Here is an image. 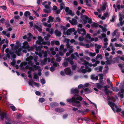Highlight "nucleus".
I'll use <instances>...</instances> for the list:
<instances>
[{"mask_svg": "<svg viewBox=\"0 0 124 124\" xmlns=\"http://www.w3.org/2000/svg\"><path fill=\"white\" fill-rule=\"evenodd\" d=\"M33 59V57L30 56L27 57L26 60V61L28 62H22L21 63L20 65L21 69H29L30 70L28 72V74L29 75L31 74V71H33L35 70H37L40 68V66L33 65V63L32 61Z\"/></svg>", "mask_w": 124, "mask_h": 124, "instance_id": "1", "label": "nucleus"}, {"mask_svg": "<svg viewBox=\"0 0 124 124\" xmlns=\"http://www.w3.org/2000/svg\"><path fill=\"white\" fill-rule=\"evenodd\" d=\"M10 46L11 50H10L8 48H6L5 50V52L7 53V56L9 59L10 58V56L11 57L12 59H14L16 58V56L15 53L18 56L22 55L21 50L20 48H18L19 46L17 45L14 46L15 45L13 44H11Z\"/></svg>", "mask_w": 124, "mask_h": 124, "instance_id": "2", "label": "nucleus"}, {"mask_svg": "<svg viewBox=\"0 0 124 124\" xmlns=\"http://www.w3.org/2000/svg\"><path fill=\"white\" fill-rule=\"evenodd\" d=\"M72 94H75L74 97L71 99L67 100V101L69 102H72L73 105L77 107L78 108L81 107V105L80 101H82L83 98L80 96H78V93H79L78 90L77 88L72 89L71 90Z\"/></svg>", "mask_w": 124, "mask_h": 124, "instance_id": "3", "label": "nucleus"}, {"mask_svg": "<svg viewBox=\"0 0 124 124\" xmlns=\"http://www.w3.org/2000/svg\"><path fill=\"white\" fill-rule=\"evenodd\" d=\"M80 63L82 64H84L85 66V69H83L84 68V66H81V71L84 73H86L87 72H90L91 71V69L88 67V66L92 67L96 66L97 64L99 63L100 62L99 61H97L95 62V63L92 64L91 63H89L88 62L84 60L83 58H81L80 59Z\"/></svg>", "mask_w": 124, "mask_h": 124, "instance_id": "4", "label": "nucleus"}, {"mask_svg": "<svg viewBox=\"0 0 124 124\" xmlns=\"http://www.w3.org/2000/svg\"><path fill=\"white\" fill-rule=\"evenodd\" d=\"M36 48V50L35 52L36 55H38L40 58L46 57L47 55V52L46 51H44L41 50L40 47V46L38 47H36L35 45L34 46Z\"/></svg>", "mask_w": 124, "mask_h": 124, "instance_id": "5", "label": "nucleus"}, {"mask_svg": "<svg viewBox=\"0 0 124 124\" xmlns=\"http://www.w3.org/2000/svg\"><path fill=\"white\" fill-rule=\"evenodd\" d=\"M76 59V58L75 57L73 54H71L70 57L65 58L64 60V62L62 63V66L64 67L67 66L69 64L68 62H69L70 64L72 65L74 63L73 59Z\"/></svg>", "mask_w": 124, "mask_h": 124, "instance_id": "6", "label": "nucleus"}, {"mask_svg": "<svg viewBox=\"0 0 124 124\" xmlns=\"http://www.w3.org/2000/svg\"><path fill=\"white\" fill-rule=\"evenodd\" d=\"M47 3L46 1H45L42 3V5L44 6L45 7L46 9H43V11L45 13H49L51 12V7L50 6L51 2L49 1L48 2L47 4H46Z\"/></svg>", "mask_w": 124, "mask_h": 124, "instance_id": "7", "label": "nucleus"}, {"mask_svg": "<svg viewBox=\"0 0 124 124\" xmlns=\"http://www.w3.org/2000/svg\"><path fill=\"white\" fill-rule=\"evenodd\" d=\"M101 36H99L98 37L100 39H102L103 38H104V46L102 47L103 48H106L107 47V45L108 44V42H107L108 40L107 38H106V36L105 34L103 33L101 34Z\"/></svg>", "mask_w": 124, "mask_h": 124, "instance_id": "8", "label": "nucleus"}, {"mask_svg": "<svg viewBox=\"0 0 124 124\" xmlns=\"http://www.w3.org/2000/svg\"><path fill=\"white\" fill-rule=\"evenodd\" d=\"M38 40L36 42L37 44L39 45H45L47 44L49 46L50 45V43L49 42H46L43 41V39L41 36L38 37Z\"/></svg>", "mask_w": 124, "mask_h": 124, "instance_id": "9", "label": "nucleus"}, {"mask_svg": "<svg viewBox=\"0 0 124 124\" xmlns=\"http://www.w3.org/2000/svg\"><path fill=\"white\" fill-rule=\"evenodd\" d=\"M60 51H59V54L60 56H62L67 51L66 48L64 49V46L63 45H61L60 46Z\"/></svg>", "mask_w": 124, "mask_h": 124, "instance_id": "10", "label": "nucleus"}, {"mask_svg": "<svg viewBox=\"0 0 124 124\" xmlns=\"http://www.w3.org/2000/svg\"><path fill=\"white\" fill-rule=\"evenodd\" d=\"M2 120L5 119L8 121H10V119L8 117L6 114L4 112H0V118Z\"/></svg>", "mask_w": 124, "mask_h": 124, "instance_id": "11", "label": "nucleus"}, {"mask_svg": "<svg viewBox=\"0 0 124 124\" xmlns=\"http://www.w3.org/2000/svg\"><path fill=\"white\" fill-rule=\"evenodd\" d=\"M54 58H52L51 59L49 58H47V61L48 62H51V63H53V65L55 67H56L58 66H59V63L56 62L54 63Z\"/></svg>", "mask_w": 124, "mask_h": 124, "instance_id": "12", "label": "nucleus"}, {"mask_svg": "<svg viewBox=\"0 0 124 124\" xmlns=\"http://www.w3.org/2000/svg\"><path fill=\"white\" fill-rule=\"evenodd\" d=\"M77 31L79 34H81L82 35H85L86 34L85 30L84 28H78Z\"/></svg>", "mask_w": 124, "mask_h": 124, "instance_id": "13", "label": "nucleus"}, {"mask_svg": "<svg viewBox=\"0 0 124 124\" xmlns=\"http://www.w3.org/2000/svg\"><path fill=\"white\" fill-rule=\"evenodd\" d=\"M95 51L97 54L99 53V50L102 47L101 45H99L98 44H95L94 45Z\"/></svg>", "mask_w": 124, "mask_h": 124, "instance_id": "14", "label": "nucleus"}, {"mask_svg": "<svg viewBox=\"0 0 124 124\" xmlns=\"http://www.w3.org/2000/svg\"><path fill=\"white\" fill-rule=\"evenodd\" d=\"M64 71L66 74L67 75L70 76L73 74V73L71 72L70 69L69 67L66 68L65 69Z\"/></svg>", "mask_w": 124, "mask_h": 124, "instance_id": "15", "label": "nucleus"}, {"mask_svg": "<svg viewBox=\"0 0 124 124\" xmlns=\"http://www.w3.org/2000/svg\"><path fill=\"white\" fill-rule=\"evenodd\" d=\"M108 104L111 107L113 111L115 112V110L114 108L115 107H116V106L115 104L114 103L110 101L108 102Z\"/></svg>", "mask_w": 124, "mask_h": 124, "instance_id": "16", "label": "nucleus"}, {"mask_svg": "<svg viewBox=\"0 0 124 124\" xmlns=\"http://www.w3.org/2000/svg\"><path fill=\"white\" fill-rule=\"evenodd\" d=\"M81 18L83 20L85 23H86L87 22L88 17L85 15H81Z\"/></svg>", "mask_w": 124, "mask_h": 124, "instance_id": "17", "label": "nucleus"}, {"mask_svg": "<svg viewBox=\"0 0 124 124\" xmlns=\"http://www.w3.org/2000/svg\"><path fill=\"white\" fill-rule=\"evenodd\" d=\"M75 31V29L74 28H71L68 29L67 31L66 32V34L67 35H70L71 33Z\"/></svg>", "mask_w": 124, "mask_h": 124, "instance_id": "18", "label": "nucleus"}, {"mask_svg": "<svg viewBox=\"0 0 124 124\" xmlns=\"http://www.w3.org/2000/svg\"><path fill=\"white\" fill-rule=\"evenodd\" d=\"M65 10L69 14L71 15V16H73L74 15V13L72 12V11L70 10L69 8L68 7H66L65 8Z\"/></svg>", "mask_w": 124, "mask_h": 124, "instance_id": "19", "label": "nucleus"}, {"mask_svg": "<svg viewBox=\"0 0 124 124\" xmlns=\"http://www.w3.org/2000/svg\"><path fill=\"white\" fill-rule=\"evenodd\" d=\"M22 47L25 49H27L29 47V45L28 43L26 41H25L23 43Z\"/></svg>", "mask_w": 124, "mask_h": 124, "instance_id": "20", "label": "nucleus"}, {"mask_svg": "<svg viewBox=\"0 0 124 124\" xmlns=\"http://www.w3.org/2000/svg\"><path fill=\"white\" fill-rule=\"evenodd\" d=\"M38 57L36 55H34V56L33 59L36 64L37 65H39V63L38 61H39L38 59Z\"/></svg>", "mask_w": 124, "mask_h": 124, "instance_id": "21", "label": "nucleus"}, {"mask_svg": "<svg viewBox=\"0 0 124 124\" xmlns=\"http://www.w3.org/2000/svg\"><path fill=\"white\" fill-rule=\"evenodd\" d=\"M66 46L67 48L69 50V51L71 52H72L74 51V49L73 46H71L69 44L67 45Z\"/></svg>", "mask_w": 124, "mask_h": 124, "instance_id": "22", "label": "nucleus"}, {"mask_svg": "<svg viewBox=\"0 0 124 124\" xmlns=\"http://www.w3.org/2000/svg\"><path fill=\"white\" fill-rule=\"evenodd\" d=\"M124 90L122 89L120 92L119 93L118 96L120 97L121 98H123L124 97Z\"/></svg>", "mask_w": 124, "mask_h": 124, "instance_id": "23", "label": "nucleus"}, {"mask_svg": "<svg viewBox=\"0 0 124 124\" xmlns=\"http://www.w3.org/2000/svg\"><path fill=\"white\" fill-rule=\"evenodd\" d=\"M55 110L57 112L61 113L63 112L64 109L63 108H55Z\"/></svg>", "mask_w": 124, "mask_h": 124, "instance_id": "24", "label": "nucleus"}, {"mask_svg": "<svg viewBox=\"0 0 124 124\" xmlns=\"http://www.w3.org/2000/svg\"><path fill=\"white\" fill-rule=\"evenodd\" d=\"M69 22L72 25H76L77 24V20L73 18L71 20H69Z\"/></svg>", "mask_w": 124, "mask_h": 124, "instance_id": "25", "label": "nucleus"}, {"mask_svg": "<svg viewBox=\"0 0 124 124\" xmlns=\"http://www.w3.org/2000/svg\"><path fill=\"white\" fill-rule=\"evenodd\" d=\"M85 39L89 40L90 39V41H94V38H91L89 34H87L85 36Z\"/></svg>", "mask_w": 124, "mask_h": 124, "instance_id": "26", "label": "nucleus"}, {"mask_svg": "<svg viewBox=\"0 0 124 124\" xmlns=\"http://www.w3.org/2000/svg\"><path fill=\"white\" fill-rule=\"evenodd\" d=\"M60 28L61 30L63 31V33L64 35H66L65 31L67 30L66 27L62 25H61Z\"/></svg>", "mask_w": 124, "mask_h": 124, "instance_id": "27", "label": "nucleus"}, {"mask_svg": "<svg viewBox=\"0 0 124 124\" xmlns=\"http://www.w3.org/2000/svg\"><path fill=\"white\" fill-rule=\"evenodd\" d=\"M102 58V55L101 54H98L95 57V59L97 61L98 60H101Z\"/></svg>", "mask_w": 124, "mask_h": 124, "instance_id": "28", "label": "nucleus"}, {"mask_svg": "<svg viewBox=\"0 0 124 124\" xmlns=\"http://www.w3.org/2000/svg\"><path fill=\"white\" fill-rule=\"evenodd\" d=\"M34 29H37L40 32L42 31L41 27V26L39 27L36 25H34L33 26Z\"/></svg>", "mask_w": 124, "mask_h": 124, "instance_id": "29", "label": "nucleus"}, {"mask_svg": "<svg viewBox=\"0 0 124 124\" xmlns=\"http://www.w3.org/2000/svg\"><path fill=\"white\" fill-rule=\"evenodd\" d=\"M103 67L102 66H100L98 67H96L94 70L102 72V70Z\"/></svg>", "mask_w": 124, "mask_h": 124, "instance_id": "30", "label": "nucleus"}, {"mask_svg": "<svg viewBox=\"0 0 124 124\" xmlns=\"http://www.w3.org/2000/svg\"><path fill=\"white\" fill-rule=\"evenodd\" d=\"M54 33L55 35L57 36H60L61 34V32L57 30H55Z\"/></svg>", "mask_w": 124, "mask_h": 124, "instance_id": "31", "label": "nucleus"}, {"mask_svg": "<svg viewBox=\"0 0 124 124\" xmlns=\"http://www.w3.org/2000/svg\"><path fill=\"white\" fill-rule=\"evenodd\" d=\"M49 19L47 21V22L49 23L50 22H53L54 21V18L51 16H49L48 17Z\"/></svg>", "mask_w": 124, "mask_h": 124, "instance_id": "32", "label": "nucleus"}, {"mask_svg": "<svg viewBox=\"0 0 124 124\" xmlns=\"http://www.w3.org/2000/svg\"><path fill=\"white\" fill-rule=\"evenodd\" d=\"M46 30V31H48L50 34H52L53 33V31L52 28H47Z\"/></svg>", "mask_w": 124, "mask_h": 124, "instance_id": "33", "label": "nucleus"}, {"mask_svg": "<svg viewBox=\"0 0 124 124\" xmlns=\"http://www.w3.org/2000/svg\"><path fill=\"white\" fill-rule=\"evenodd\" d=\"M47 61V58L44 59L43 61H41V64L42 65H45L46 64Z\"/></svg>", "mask_w": 124, "mask_h": 124, "instance_id": "34", "label": "nucleus"}, {"mask_svg": "<svg viewBox=\"0 0 124 124\" xmlns=\"http://www.w3.org/2000/svg\"><path fill=\"white\" fill-rule=\"evenodd\" d=\"M27 36H28L27 38V40L28 41H30L31 40V39L32 37V36L31 33H29L28 34Z\"/></svg>", "mask_w": 124, "mask_h": 124, "instance_id": "35", "label": "nucleus"}, {"mask_svg": "<svg viewBox=\"0 0 124 124\" xmlns=\"http://www.w3.org/2000/svg\"><path fill=\"white\" fill-rule=\"evenodd\" d=\"M58 105V104L56 102H52L50 104V106L52 107L57 106Z\"/></svg>", "mask_w": 124, "mask_h": 124, "instance_id": "36", "label": "nucleus"}, {"mask_svg": "<svg viewBox=\"0 0 124 124\" xmlns=\"http://www.w3.org/2000/svg\"><path fill=\"white\" fill-rule=\"evenodd\" d=\"M54 49L53 48H51L50 49V50L52 54L54 55L56 54V53L55 51H54Z\"/></svg>", "mask_w": 124, "mask_h": 124, "instance_id": "37", "label": "nucleus"}, {"mask_svg": "<svg viewBox=\"0 0 124 124\" xmlns=\"http://www.w3.org/2000/svg\"><path fill=\"white\" fill-rule=\"evenodd\" d=\"M84 92L85 93V94L90 93L91 92L88 88H87L84 89Z\"/></svg>", "mask_w": 124, "mask_h": 124, "instance_id": "38", "label": "nucleus"}, {"mask_svg": "<svg viewBox=\"0 0 124 124\" xmlns=\"http://www.w3.org/2000/svg\"><path fill=\"white\" fill-rule=\"evenodd\" d=\"M60 5L61 10H62L65 8V5L63 2L60 3Z\"/></svg>", "mask_w": 124, "mask_h": 124, "instance_id": "39", "label": "nucleus"}, {"mask_svg": "<svg viewBox=\"0 0 124 124\" xmlns=\"http://www.w3.org/2000/svg\"><path fill=\"white\" fill-rule=\"evenodd\" d=\"M43 24L44 26H47L49 27V28L51 27V24H47V23L46 22L43 23Z\"/></svg>", "mask_w": 124, "mask_h": 124, "instance_id": "40", "label": "nucleus"}, {"mask_svg": "<svg viewBox=\"0 0 124 124\" xmlns=\"http://www.w3.org/2000/svg\"><path fill=\"white\" fill-rule=\"evenodd\" d=\"M35 83V82H34L31 79L29 80L28 83L30 85L33 86V84H34Z\"/></svg>", "mask_w": 124, "mask_h": 124, "instance_id": "41", "label": "nucleus"}, {"mask_svg": "<svg viewBox=\"0 0 124 124\" xmlns=\"http://www.w3.org/2000/svg\"><path fill=\"white\" fill-rule=\"evenodd\" d=\"M91 1H89L87 0H85V2L86 5L88 7L91 6Z\"/></svg>", "mask_w": 124, "mask_h": 124, "instance_id": "42", "label": "nucleus"}, {"mask_svg": "<svg viewBox=\"0 0 124 124\" xmlns=\"http://www.w3.org/2000/svg\"><path fill=\"white\" fill-rule=\"evenodd\" d=\"M70 41V39H65L64 40V41L66 43V46L67 45H69V42Z\"/></svg>", "mask_w": 124, "mask_h": 124, "instance_id": "43", "label": "nucleus"}, {"mask_svg": "<svg viewBox=\"0 0 124 124\" xmlns=\"http://www.w3.org/2000/svg\"><path fill=\"white\" fill-rule=\"evenodd\" d=\"M104 52L105 53V55L106 57V60H108V58L107 57V56H108L109 55V54L106 51H104Z\"/></svg>", "mask_w": 124, "mask_h": 124, "instance_id": "44", "label": "nucleus"}, {"mask_svg": "<svg viewBox=\"0 0 124 124\" xmlns=\"http://www.w3.org/2000/svg\"><path fill=\"white\" fill-rule=\"evenodd\" d=\"M96 85L97 87L99 89H100L102 88V85L98 83L96 84Z\"/></svg>", "mask_w": 124, "mask_h": 124, "instance_id": "45", "label": "nucleus"}, {"mask_svg": "<svg viewBox=\"0 0 124 124\" xmlns=\"http://www.w3.org/2000/svg\"><path fill=\"white\" fill-rule=\"evenodd\" d=\"M61 21V19L59 17H55L54 20V22H59Z\"/></svg>", "mask_w": 124, "mask_h": 124, "instance_id": "46", "label": "nucleus"}, {"mask_svg": "<svg viewBox=\"0 0 124 124\" xmlns=\"http://www.w3.org/2000/svg\"><path fill=\"white\" fill-rule=\"evenodd\" d=\"M30 13L28 11H26L24 14V15L25 16H30Z\"/></svg>", "mask_w": 124, "mask_h": 124, "instance_id": "47", "label": "nucleus"}, {"mask_svg": "<svg viewBox=\"0 0 124 124\" xmlns=\"http://www.w3.org/2000/svg\"><path fill=\"white\" fill-rule=\"evenodd\" d=\"M89 55L90 56L93 57L96 55V54L95 53L89 52Z\"/></svg>", "mask_w": 124, "mask_h": 124, "instance_id": "48", "label": "nucleus"}, {"mask_svg": "<svg viewBox=\"0 0 124 124\" xmlns=\"http://www.w3.org/2000/svg\"><path fill=\"white\" fill-rule=\"evenodd\" d=\"M75 56V58H76V59H75L77 60V58H79V54L77 52H75L74 53V54H73Z\"/></svg>", "mask_w": 124, "mask_h": 124, "instance_id": "49", "label": "nucleus"}, {"mask_svg": "<svg viewBox=\"0 0 124 124\" xmlns=\"http://www.w3.org/2000/svg\"><path fill=\"white\" fill-rule=\"evenodd\" d=\"M50 35L49 34H48L47 35L44 37V38L46 40H48L49 38L50 37Z\"/></svg>", "mask_w": 124, "mask_h": 124, "instance_id": "50", "label": "nucleus"}, {"mask_svg": "<svg viewBox=\"0 0 124 124\" xmlns=\"http://www.w3.org/2000/svg\"><path fill=\"white\" fill-rule=\"evenodd\" d=\"M98 26V24L96 23H94L92 24V27H96Z\"/></svg>", "mask_w": 124, "mask_h": 124, "instance_id": "51", "label": "nucleus"}, {"mask_svg": "<svg viewBox=\"0 0 124 124\" xmlns=\"http://www.w3.org/2000/svg\"><path fill=\"white\" fill-rule=\"evenodd\" d=\"M85 121L87 123H93V122L91 120H90L89 119L86 118L85 120Z\"/></svg>", "mask_w": 124, "mask_h": 124, "instance_id": "52", "label": "nucleus"}, {"mask_svg": "<svg viewBox=\"0 0 124 124\" xmlns=\"http://www.w3.org/2000/svg\"><path fill=\"white\" fill-rule=\"evenodd\" d=\"M115 46L116 47H121L122 46V44H118L115 43Z\"/></svg>", "mask_w": 124, "mask_h": 124, "instance_id": "53", "label": "nucleus"}, {"mask_svg": "<svg viewBox=\"0 0 124 124\" xmlns=\"http://www.w3.org/2000/svg\"><path fill=\"white\" fill-rule=\"evenodd\" d=\"M5 39H3L1 41V38H0V45H1L3 44L5 42Z\"/></svg>", "mask_w": 124, "mask_h": 124, "instance_id": "54", "label": "nucleus"}, {"mask_svg": "<svg viewBox=\"0 0 124 124\" xmlns=\"http://www.w3.org/2000/svg\"><path fill=\"white\" fill-rule=\"evenodd\" d=\"M45 100L44 98H39V101L40 102H43L45 101Z\"/></svg>", "mask_w": 124, "mask_h": 124, "instance_id": "55", "label": "nucleus"}, {"mask_svg": "<svg viewBox=\"0 0 124 124\" xmlns=\"http://www.w3.org/2000/svg\"><path fill=\"white\" fill-rule=\"evenodd\" d=\"M34 78L36 79H39V77L38 75L37 74H35L34 75Z\"/></svg>", "mask_w": 124, "mask_h": 124, "instance_id": "56", "label": "nucleus"}, {"mask_svg": "<svg viewBox=\"0 0 124 124\" xmlns=\"http://www.w3.org/2000/svg\"><path fill=\"white\" fill-rule=\"evenodd\" d=\"M118 31L117 29H116L114 31L113 33L112 34V35L114 36H115L116 35V34H117V32Z\"/></svg>", "mask_w": 124, "mask_h": 124, "instance_id": "57", "label": "nucleus"}, {"mask_svg": "<svg viewBox=\"0 0 124 124\" xmlns=\"http://www.w3.org/2000/svg\"><path fill=\"white\" fill-rule=\"evenodd\" d=\"M112 90L115 92H117L119 90V89L116 87H114L113 88Z\"/></svg>", "mask_w": 124, "mask_h": 124, "instance_id": "58", "label": "nucleus"}, {"mask_svg": "<svg viewBox=\"0 0 124 124\" xmlns=\"http://www.w3.org/2000/svg\"><path fill=\"white\" fill-rule=\"evenodd\" d=\"M122 16L121 14H119V21H120V24H121V21H122Z\"/></svg>", "mask_w": 124, "mask_h": 124, "instance_id": "59", "label": "nucleus"}, {"mask_svg": "<svg viewBox=\"0 0 124 124\" xmlns=\"http://www.w3.org/2000/svg\"><path fill=\"white\" fill-rule=\"evenodd\" d=\"M56 56L57 57V59H56V61L57 62H60L61 61V57H58V56L57 54L56 55Z\"/></svg>", "mask_w": 124, "mask_h": 124, "instance_id": "60", "label": "nucleus"}, {"mask_svg": "<svg viewBox=\"0 0 124 124\" xmlns=\"http://www.w3.org/2000/svg\"><path fill=\"white\" fill-rule=\"evenodd\" d=\"M73 4L75 7L77 6L78 4V2L76 1H74L73 2Z\"/></svg>", "mask_w": 124, "mask_h": 124, "instance_id": "61", "label": "nucleus"}, {"mask_svg": "<svg viewBox=\"0 0 124 124\" xmlns=\"http://www.w3.org/2000/svg\"><path fill=\"white\" fill-rule=\"evenodd\" d=\"M115 16L114 15H113L112 17V19L110 20V21L111 22H113L115 21Z\"/></svg>", "mask_w": 124, "mask_h": 124, "instance_id": "62", "label": "nucleus"}, {"mask_svg": "<svg viewBox=\"0 0 124 124\" xmlns=\"http://www.w3.org/2000/svg\"><path fill=\"white\" fill-rule=\"evenodd\" d=\"M99 77L100 79L101 80L103 79V76L102 74H100L99 75Z\"/></svg>", "mask_w": 124, "mask_h": 124, "instance_id": "63", "label": "nucleus"}, {"mask_svg": "<svg viewBox=\"0 0 124 124\" xmlns=\"http://www.w3.org/2000/svg\"><path fill=\"white\" fill-rule=\"evenodd\" d=\"M16 63V61L15 60H14L11 63V64L13 66L15 65Z\"/></svg>", "mask_w": 124, "mask_h": 124, "instance_id": "64", "label": "nucleus"}]
</instances>
